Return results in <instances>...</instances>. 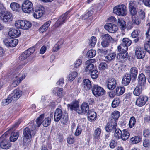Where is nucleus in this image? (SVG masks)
Here are the masks:
<instances>
[{"label": "nucleus", "instance_id": "1", "mask_svg": "<svg viewBox=\"0 0 150 150\" xmlns=\"http://www.w3.org/2000/svg\"><path fill=\"white\" fill-rule=\"evenodd\" d=\"M20 121H18L15 123L11 128H10L1 137V138H4V139L0 143V147L3 149H9L11 146V144L8 141L5 139L7 136L9 134V131L14 128L17 127L20 124Z\"/></svg>", "mask_w": 150, "mask_h": 150}, {"label": "nucleus", "instance_id": "2", "mask_svg": "<svg viewBox=\"0 0 150 150\" xmlns=\"http://www.w3.org/2000/svg\"><path fill=\"white\" fill-rule=\"evenodd\" d=\"M36 126L35 125H33L30 128L27 127L23 130V137L27 139L35 135L36 132Z\"/></svg>", "mask_w": 150, "mask_h": 150}, {"label": "nucleus", "instance_id": "3", "mask_svg": "<svg viewBox=\"0 0 150 150\" xmlns=\"http://www.w3.org/2000/svg\"><path fill=\"white\" fill-rule=\"evenodd\" d=\"M113 11L114 13L119 16H125L127 14L126 7L123 4L115 6Z\"/></svg>", "mask_w": 150, "mask_h": 150}, {"label": "nucleus", "instance_id": "4", "mask_svg": "<svg viewBox=\"0 0 150 150\" xmlns=\"http://www.w3.org/2000/svg\"><path fill=\"white\" fill-rule=\"evenodd\" d=\"M22 10L23 12L30 13L33 10V6L31 2L28 0H25L22 5Z\"/></svg>", "mask_w": 150, "mask_h": 150}, {"label": "nucleus", "instance_id": "5", "mask_svg": "<svg viewBox=\"0 0 150 150\" xmlns=\"http://www.w3.org/2000/svg\"><path fill=\"white\" fill-rule=\"evenodd\" d=\"M31 25L30 22L27 21L18 20L15 23L16 27L24 30L28 29Z\"/></svg>", "mask_w": 150, "mask_h": 150}, {"label": "nucleus", "instance_id": "6", "mask_svg": "<svg viewBox=\"0 0 150 150\" xmlns=\"http://www.w3.org/2000/svg\"><path fill=\"white\" fill-rule=\"evenodd\" d=\"M0 18L3 22H7L11 21L13 16L11 13L6 11L0 12Z\"/></svg>", "mask_w": 150, "mask_h": 150}, {"label": "nucleus", "instance_id": "7", "mask_svg": "<svg viewBox=\"0 0 150 150\" xmlns=\"http://www.w3.org/2000/svg\"><path fill=\"white\" fill-rule=\"evenodd\" d=\"M146 52L143 47L137 46L135 47V55L138 59H142L144 57Z\"/></svg>", "mask_w": 150, "mask_h": 150}, {"label": "nucleus", "instance_id": "8", "mask_svg": "<svg viewBox=\"0 0 150 150\" xmlns=\"http://www.w3.org/2000/svg\"><path fill=\"white\" fill-rule=\"evenodd\" d=\"M92 91L96 96H101L105 93L104 90L101 87L97 85H95L93 86Z\"/></svg>", "mask_w": 150, "mask_h": 150}, {"label": "nucleus", "instance_id": "9", "mask_svg": "<svg viewBox=\"0 0 150 150\" xmlns=\"http://www.w3.org/2000/svg\"><path fill=\"white\" fill-rule=\"evenodd\" d=\"M105 84L108 89L112 90L116 87L117 83L115 79L109 78L106 79Z\"/></svg>", "mask_w": 150, "mask_h": 150}, {"label": "nucleus", "instance_id": "10", "mask_svg": "<svg viewBox=\"0 0 150 150\" xmlns=\"http://www.w3.org/2000/svg\"><path fill=\"white\" fill-rule=\"evenodd\" d=\"M35 50V48L34 47L30 48L22 53L20 56L19 57V59L22 60H25L33 53Z\"/></svg>", "mask_w": 150, "mask_h": 150}, {"label": "nucleus", "instance_id": "11", "mask_svg": "<svg viewBox=\"0 0 150 150\" xmlns=\"http://www.w3.org/2000/svg\"><path fill=\"white\" fill-rule=\"evenodd\" d=\"M4 42L7 47H13L15 46L17 44L18 40L16 39L9 38L4 40Z\"/></svg>", "mask_w": 150, "mask_h": 150}, {"label": "nucleus", "instance_id": "12", "mask_svg": "<svg viewBox=\"0 0 150 150\" xmlns=\"http://www.w3.org/2000/svg\"><path fill=\"white\" fill-rule=\"evenodd\" d=\"M148 100L147 96L143 95L140 96L136 100V105L139 107L142 106L146 104Z\"/></svg>", "mask_w": 150, "mask_h": 150}, {"label": "nucleus", "instance_id": "13", "mask_svg": "<svg viewBox=\"0 0 150 150\" xmlns=\"http://www.w3.org/2000/svg\"><path fill=\"white\" fill-rule=\"evenodd\" d=\"M89 111V107L88 103H83L80 107L77 110V112L79 114H83Z\"/></svg>", "mask_w": 150, "mask_h": 150}, {"label": "nucleus", "instance_id": "14", "mask_svg": "<svg viewBox=\"0 0 150 150\" xmlns=\"http://www.w3.org/2000/svg\"><path fill=\"white\" fill-rule=\"evenodd\" d=\"M69 12L70 11H68L64 14H62L56 22L55 25V26L58 27L64 23L67 20L68 17L67 15Z\"/></svg>", "mask_w": 150, "mask_h": 150}, {"label": "nucleus", "instance_id": "15", "mask_svg": "<svg viewBox=\"0 0 150 150\" xmlns=\"http://www.w3.org/2000/svg\"><path fill=\"white\" fill-rule=\"evenodd\" d=\"M22 92L18 89H15L9 95V98L12 100H18L22 95Z\"/></svg>", "mask_w": 150, "mask_h": 150}, {"label": "nucleus", "instance_id": "16", "mask_svg": "<svg viewBox=\"0 0 150 150\" xmlns=\"http://www.w3.org/2000/svg\"><path fill=\"white\" fill-rule=\"evenodd\" d=\"M117 125V122L115 120H110L108 123L105 128V129L107 132H110L113 130L115 129Z\"/></svg>", "mask_w": 150, "mask_h": 150}, {"label": "nucleus", "instance_id": "17", "mask_svg": "<svg viewBox=\"0 0 150 150\" xmlns=\"http://www.w3.org/2000/svg\"><path fill=\"white\" fill-rule=\"evenodd\" d=\"M104 27L108 31L112 33L116 32L118 29L117 27L115 25L110 23L106 24Z\"/></svg>", "mask_w": 150, "mask_h": 150}, {"label": "nucleus", "instance_id": "18", "mask_svg": "<svg viewBox=\"0 0 150 150\" xmlns=\"http://www.w3.org/2000/svg\"><path fill=\"white\" fill-rule=\"evenodd\" d=\"M44 8L42 6H41L35 10L33 15L34 17L36 18H39L42 16L44 12Z\"/></svg>", "mask_w": 150, "mask_h": 150}, {"label": "nucleus", "instance_id": "19", "mask_svg": "<svg viewBox=\"0 0 150 150\" xmlns=\"http://www.w3.org/2000/svg\"><path fill=\"white\" fill-rule=\"evenodd\" d=\"M62 111L59 108L57 109L55 111L54 117V120L56 122L59 121L62 116Z\"/></svg>", "mask_w": 150, "mask_h": 150}, {"label": "nucleus", "instance_id": "20", "mask_svg": "<svg viewBox=\"0 0 150 150\" xmlns=\"http://www.w3.org/2000/svg\"><path fill=\"white\" fill-rule=\"evenodd\" d=\"M93 59L87 60L86 62L85 65L86 67L85 69V71L87 73H90L93 69L94 67V65L92 64Z\"/></svg>", "mask_w": 150, "mask_h": 150}, {"label": "nucleus", "instance_id": "21", "mask_svg": "<svg viewBox=\"0 0 150 150\" xmlns=\"http://www.w3.org/2000/svg\"><path fill=\"white\" fill-rule=\"evenodd\" d=\"M131 79V76L130 74H126L123 76L122 83L125 86H127L129 84Z\"/></svg>", "mask_w": 150, "mask_h": 150}, {"label": "nucleus", "instance_id": "22", "mask_svg": "<svg viewBox=\"0 0 150 150\" xmlns=\"http://www.w3.org/2000/svg\"><path fill=\"white\" fill-rule=\"evenodd\" d=\"M82 86L86 90L90 89L92 87L91 81L88 79H84L82 84Z\"/></svg>", "mask_w": 150, "mask_h": 150}, {"label": "nucleus", "instance_id": "23", "mask_svg": "<svg viewBox=\"0 0 150 150\" xmlns=\"http://www.w3.org/2000/svg\"><path fill=\"white\" fill-rule=\"evenodd\" d=\"M20 32L19 30L13 28H11L8 32V35L11 38H16L19 36Z\"/></svg>", "mask_w": 150, "mask_h": 150}, {"label": "nucleus", "instance_id": "24", "mask_svg": "<svg viewBox=\"0 0 150 150\" xmlns=\"http://www.w3.org/2000/svg\"><path fill=\"white\" fill-rule=\"evenodd\" d=\"M128 56L127 53H120L117 54L116 58L120 61L124 62L127 60Z\"/></svg>", "mask_w": 150, "mask_h": 150}, {"label": "nucleus", "instance_id": "25", "mask_svg": "<svg viewBox=\"0 0 150 150\" xmlns=\"http://www.w3.org/2000/svg\"><path fill=\"white\" fill-rule=\"evenodd\" d=\"M143 87L142 85L138 84L133 91V94L136 96H139L142 93Z\"/></svg>", "mask_w": 150, "mask_h": 150}, {"label": "nucleus", "instance_id": "26", "mask_svg": "<svg viewBox=\"0 0 150 150\" xmlns=\"http://www.w3.org/2000/svg\"><path fill=\"white\" fill-rule=\"evenodd\" d=\"M67 106L70 110H74L76 112L77 110L79 108L78 103L77 101H75L70 104H68Z\"/></svg>", "mask_w": 150, "mask_h": 150}, {"label": "nucleus", "instance_id": "27", "mask_svg": "<svg viewBox=\"0 0 150 150\" xmlns=\"http://www.w3.org/2000/svg\"><path fill=\"white\" fill-rule=\"evenodd\" d=\"M138 79V84L144 86V85L146 82V77L144 75L143 73L140 74L139 76Z\"/></svg>", "mask_w": 150, "mask_h": 150}, {"label": "nucleus", "instance_id": "28", "mask_svg": "<svg viewBox=\"0 0 150 150\" xmlns=\"http://www.w3.org/2000/svg\"><path fill=\"white\" fill-rule=\"evenodd\" d=\"M103 40H105L108 42L113 43L116 41L108 34H104L101 36Z\"/></svg>", "mask_w": 150, "mask_h": 150}, {"label": "nucleus", "instance_id": "29", "mask_svg": "<svg viewBox=\"0 0 150 150\" xmlns=\"http://www.w3.org/2000/svg\"><path fill=\"white\" fill-rule=\"evenodd\" d=\"M52 93L54 94L61 96L63 93V89L58 87H56L53 89Z\"/></svg>", "mask_w": 150, "mask_h": 150}, {"label": "nucleus", "instance_id": "30", "mask_svg": "<svg viewBox=\"0 0 150 150\" xmlns=\"http://www.w3.org/2000/svg\"><path fill=\"white\" fill-rule=\"evenodd\" d=\"M130 134L126 129L123 130L121 138L122 140L125 141L127 140L129 137Z\"/></svg>", "mask_w": 150, "mask_h": 150}, {"label": "nucleus", "instance_id": "31", "mask_svg": "<svg viewBox=\"0 0 150 150\" xmlns=\"http://www.w3.org/2000/svg\"><path fill=\"white\" fill-rule=\"evenodd\" d=\"M88 118L91 121L95 120L97 117L96 114L93 111H89L88 113Z\"/></svg>", "mask_w": 150, "mask_h": 150}, {"label": "nucleus", "instance_id": "32", "mask_svg": "<svg viewBox=\"0 0 150 150\" xmlns=\"http://www.w3.org/2000/svg\"><path fill=\"white\" fill-rule=\"evenodd\" d=\"M51 21H50L47 22L43 25H42L39 29L40 33H43L46 31L47 30L48 27L50 25Z\"/></svg>", "mask_w": 150, "mask_h": 150}, {"label": "nucleus", "instance_id": "33", "mask_svg": "<svg viewBox=\"0 0 150 150\" xmlns=\"http://www.w3.org/2000/svg\"><path fill=\"white\" fill-rule=\"evenodd\" d=\"M19 135L18 132H14L11 133L10 137V140L11 142L15 141L18 138Z\"/></svg>", "mask_w": 150, "mask_h": 150}, {"label": "nucleus", "instance_id": "34", "mask_svg": "<svg viewBox=\"0 0 150 150\" xmlns=\"http://www.w3.org/2000/svg\"><path fill=\"white\" fill-rule=\"evenodd\" d=\"M101 132V130L100 128H97L94 131L93 134V139H99Z\"/></svg>", "mask_w": 150, "mask_h": 150}, {"label": "nucleus", "instance_id": "35", "mask_svg": "<svg viewBox=\"0 0 150 150\" xmlns=\"http://www.w3.org/2000/svg\"><path fill=\"white\" fill-rule=\"evenodd\" d=\"M118 50L120 53H125L128 50V47L123 45L121 44L117 47Z\"/></svg>", "mask_w": 150, "mask_h": 150}, {"label": "nucleus", "instance_id": "36", "mask_svg": "<svg viewBox=\"0 0 150 150\" xmlns=\"http://www.w3.org/2000/svg\"><path fill=\"white\" fill-rule=\"evenodd\" d=\"M13 86L14 87L17 86L21 82V80L20 78H18L17 76L14 75L13 78Z\"/></svg>", "mask_w": 150, "mask_h": 150}, {"label": "nucleus", "instance_id": "37", "mask_svg": "<svg viewBox=\"0 0 150 150\" xmlns=\"http://www.w3.org/2000/svg\"><path fill=\"white\" fill-rule=\"evenodd\" d=\"M125 90V88L123 87H117L115 89V93L117 96L122 95Z\"/></svg>", "mask_w": 150, "mask_h": 150}, {"label": "nucleus", "instance_id": "38", "mask_svg": "<svg viewBox=\"0 0 150 150\" xmlns=\"http://www.w3.org/2000/svg\"><path fill=\"white\" fill-rule=\"evenodd\" d=\"M130 74L134 79L137 77L138 73V70L136 67H132L130 70Z\"/></svg>", "mask_w": 150, "mask_h": 150}, {"label": "nucleus", "instance_id": "39", "mask_svg": "<svg viewBox=\"0 0 150 150\" xmlns=\"http://www.w3.org/2000/svg\"><path fill=\"white\" fill-rule=\"evenodd\" d=\"M120 115V114L118 111H114L112 114V118L110 120H115V121H117V120L119 117Z\"/></svg>", "mask_w": 150, "mask_h": 150}, {"label": "nucleus", "instance_id": "40", "mask_svg": "<svg viewBox=\"0 0 150 150\" xmlns=\"http://www.w3.org/2000/svg\"><path fill=\"white\" fill-rule=\"evenodd\" d=\"M10 6L13 10L17 11L20 8V5L17 3L13 2L11 4Z\"/></svg>", "mask_w": 150, "mask_h": 150}, {"label": "nucleus", "instance_id": "41", "mask_svg": "<svg viewBox=\"0 0 150 150\" xmlns=\"http://www.w3.org/2000/svg\"><path fill=\"white\" fill-rule=\"evenodd\" d=\"M132 42V41L128 38H124L122 40V43L121 44L127 47L131 45Z\"/></svg>", "mask_w": 150, "mask_h": 150}, {"label": "nucleus", "instance_id": "42", "mask_svg": "<svg viewBox=\"0 0 150 150\" xmlns=\"http://www.w3.org/2000/svg\"><path fill=\"white\" fill-rule=\"evenodd\" d=\"M44 117V114H42L36 120V122L38 127H39L42 123V120Z\"/></svg>", "mask_w": 150, "mask_h": 150}, {"label": "nucleus", "instance_id": "43", "mask_svg": "<svg viewBox=\"0 0 150 150\" xmlns=\"http://www.w3.org/2000/svg\"><path fill=\"white\" fill-rule=\"evenodd\" d=\"M115 130L114 137L117 139H118L121 138L122 132L119 129H115Z\"/></svg>", "mask_w": 150, "mask_h": 150}, {"label": "nucleus", "instance_id": "44", "mask_svg": "<svg viewBox=\"0 0 150 150\" xmlns=\"http://www.w3.org/2000/svg\"><path fill=\"white\" fill-rule=\"evenodd\" d=\"M96 42V38L94 36L92 37L89 41V45L91 47H94Z\"/></svg>", "mask_w": 150, "mask_h": 150}, {"label": "nucleus", "instance_id": "45", "mask_svg": "<svg viewBox=\"0 0 150 150\" xmlns=\"http://www.w3.org/2000/svg\"><path fill=\"white\" fill-rule=\"evenodd\" d=\"M141 139L139 137L135 136L130 139L131 143L132 144H134L139 143L141 140Z\"/></svg>", "mask_w": 150, "mask_h": 150}, {"label": "nucleus", "instance_id": "46", "mask_svg": "<svg viewBox=\"0 0 150 150\" xmlns=\"http://www.w3.org/2000/svg\"><path fill=\"white\" fill-rule=\"evenodd\" d=\"M77 75V73L76 71L71 72L68 76V78L70 80L73 81Z\"/></svg>", "mask_w": 150, "mask_h": 150}, {"label": "nucleus", "instance_id": "47", "mask_svg": "<svg viewBox=\"0 0 150 150\" xmlns=\"http://www.w3.org/2000/svg\"><path fill=\"white\" fill-rule=\"evenodd\" d=\"M96 54V51L93 50H90L87 53V55L89 58H92L95 56Z\"/></svg>", "mask_w": 150, "mask_h": 150}, {"label": "nucleus", "instance_id": "48", "mask_svg": "<svg viewBox=\"0 0 150 150\" xmlns=\"http://www.w3.org/2000/svg\"><path fill=\"white\" fill-rule=\"evenodd\" d=\"M136 122V119L135 117H131L129 123V127L130 128H132L135 124Z\"/></svg>", "mask_w": 150, "mask_h": 150}, {"label": "nucleus", "instance_id": "49", "mask_svg": "<svg viewBox=\"0 0 150 150\" xmlns=\"http://www.w3.org/2000/svg\"><path fill=\"white\" fill-rule=\"evenodd\" d=\"M132 20L133 23L137 25H139L141 23V21L138 17L132 16Z\"/></svg>", "mask_w": 150, "mask_h": 150}, {"label": "nucleus", "instance_id": "50", "mask_svg": "<svg viewBox=\"0 0 150 150\" xmlns=\"http://www.w3.org/2000/svg\"><path fill=\"white\" fill-rule=\"evenodd\" d=\"M51 123V120L49 117L46 118L42 122V125L45 127L48 126Z\"/></svg>", "mask_w": 150, "mask_h": 150}, {"label": "nucleus", "instance_id": "51", "mask_svg": "<svg viewBox=\"0 0 150 150\" xmlns=\"http://www.w3.org/2000/svg\"><path fill=\"white\" fill-rule=\"evenodd\" d=\"M12 100L11 98H9V96L7 99H4L1 102V105L2 106H5L11 103Z\"/></svg>", "mask_w": 150, "mask_h": 150}, {"label": "nucleus", "instance_id": "52", "mask_svg": "<svg viewBox=\"0 0 150 150\" xmlns=\"http://www.w3.org/2000/svg\"><path fill=\"white\" fill-rule=\"evenodd\" d=\"M117 25L120 26V28L124 29L125 28V23L123 20L118 19Z\"/></svg>", "mask_w": 150, "mask_h": 150}, {"label": "nucleus", "instance_id": "53", "mask_svg": "<svg viewBox=\"0 0 150 150\" xmlns=\"http://www.w3.org/2000/svg\"><path fill=\"white\" fill-rule=\"evenodd\" d=\"M82 62L81 60L80 59H77L74 62V67L76 68H79Z\"/></svg>", "mask_w": 150, "mask_h": 150}, {"label": "nucleus", "instance_id": "54", "mask_svg": "<svg viewBox=\"0 0 150 150\" xmlns=\"http://www.w3.org/2000/svg\"><path fill=\"white\" fill-rule=\"evenodd\" d=\"M98 74V73L97 70H93L91 72V77L93 79H95L97 78Z\"/></svg>", "mask_w": 150, "mask_h": 150}, {"label": "nucleus", "instance_id": "55", "mask_svg": "<svg viewBox=\"0 0 150 150\" xmlns=\"http://www.w3.org/2000/svg\"><path fill=\"white\" fill-rule=\"evenodd\" d=\"M115 57L116 54L114 53H113L108 54L106 56V57L108 60L110 61L114 59Z\"/></svg>", "mask_w": 150, "mask_h": 150}, {"label": "nucleus", "instance_id": "56", "mask_svg": "<svg viewBox=\"0 0 150 150\" xmlns=\"http://www.w3.org/2000/svg\"><path fill=\"white\" fill-rule=\"evenodd\" d=\"M93 12L92 11H90L84 15H83L81 16L83 19L85 20L89 16H91L93 13Z\"/></svg>", "mask_w": 150, "mask_h": 150}, {"label": "nucleus", "instance_id": "57", "mask_svg": "<svg viewBox=\"0 0 150 150\" xmlns=\"http://www.w3.org/2000/svg\"><path fill=\"white\" fill-rule=\"evenodd\" d=\"M120 101L119 100L115 99L112 102V106L113 108H116L118 105Z\"/></svg>", "mask_w": 150, "mask_h": 150}, {"label": "nucleus", "instance_id": "58", "mask_svg": "<svg viewBox=\"0 0 150 150\" xmlns=\"http://www.w3.org/2000/svg\"><path fill=\"white\" fill-rule=\"evenodd\" d=\"M108 67V65L105 63H100L99 66V69L100 70H104L107 68Z\"/></svg>", "mask_w": 150, "mask_h": 150}, {"label": "nucleus", "instance_id": "59", "mask_svg": "<svg viewBox=\"0 0 150 150\" xmlns=\"http://www.w3.org/2000/svg\"><path fill=\"white\" fill-rule=\"evenodd\" d=\"M143 144L144 146L145 147H148L150 145L149 140L146 139L144 140Z\"/></svg>", "mask_w": 150, "mask_h": 150}, {"label": "nucleus", "instance_id": "60", "mask_svg": "<svg viewBox=\"0 0 150 150\" xmlns=\"http://www.w3.org/2000/svg\"><path fill=\"white\" fill-rule=\"evenodd\" d=\"M139 33V31L137 30H134L132 32V37L134 38L137 37Z\"/></svg>", "mask_w": 150, "mask_h": 150}, {"label": "nucleus", "instance_id": "61", "mask_svg": "<svg viewBox=\"0 0 150 150\" xmlns=\"http://www.w3.org/2000/svg\"><path fill=\"white\" fill-rule=\"evenodd\" d=\"M145 72L147 75L148 81L150 83V67H148L146 69Z\"/></svg>", "mask_w": 150, "mask_h": 150}, {"label": "nucleus", "instance_id": "62", "mask_svg": "<svg viewBox=\"0 0 150 150\" xmlns=\"http://www.w3.org/2000/svg\"><path fill=\"white\" fill-rule=\"evenodd\" d=\"M97 52L98 53L105 54L107 53V51L105 49H98L97 50Z\"/></svg>", "mask_w": 150, "mask_h": 150}, {"label": "nucleus", "instance_id": "63", "mask_svg": "<svg viewBox=\"0 0 150 150\" xmlns=\"http://www.w3.org/2000/svg\"><path fill=\"white\" fill-rule=\"evenodd\" d=\"M146 25L148 26V32L146 33V37L147 39L150 40V23H148ZM149 41L150 42V40Z\"/></svg>", "mask_w": 150, "mask_h": 150}, {"label": "nucleus", "instance_id": "64", "mask_svg": "<svg viewBox=\"0 0 150 150\" xmlns=\"http://www.w3.org/2000/svg\"><path fill=\"white\" fill-rule=\"evenodd\" d=\"M59 43V42H58L53 48V51L54 52H56L57 51L60 49Z\"/></svg>", "mask_w": 150, "mask_h": 150}]
</instances>
